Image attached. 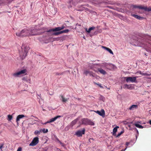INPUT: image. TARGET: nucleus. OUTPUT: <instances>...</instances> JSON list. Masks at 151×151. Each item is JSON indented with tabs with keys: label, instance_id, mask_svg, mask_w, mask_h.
<instances>
[{
	"label": "nucleus",
	"instance_id": "nucleus-1",
	"mask_svg": "<svg viewBox=\"0 0 151 151\" xmlns=\"http://www.w3.org/2000/svg\"><path fill=\"white\" fill-rule=\"evenodd\" d=\"M33 30L29 29V28H25L19 32L17 33L16 35L20 37H25L28 36H33L37 34V32L33 33L32 31Z\"/></svg>",
	"mask_w": 151,
	"mask_h": 151
},
{
	"label": "nucleus",
	"instance_id": "nucleus-2",
	"mask_svg": "<svg viewBox=\"0 0 151 151\" xmlns=\"http://www.w3.org/2000/svg\"><path fill=\"white\" fill-rule=\"evenodd\" d=\"M22 50L19 52L20 56L22 59L27 56L28 51L29 49L28 47L23 45L22 47Z\"/></svg>",
	"mask_w": 151,
	"mask_h": 151
},
{
	"label": "nucleus",
	"instance_id": "nucleus-3",
	"mask_svg": "<svg viewBox=\"0 0 151 151\" xmlns=\"http://www.w3.org/2000/svg\"><path fill=\"white\" fill-rule=\"evenodd\" d=\"M81 124H83L86 125H90L93 126L94 125V123L91 120L87 118H83L81 119Z\"/></svg>",
	"mask_w": 151,
	"mask_h": 151
},
{
	"label": "nucleus",
	"instance_id": "nucleus-4",
	"mask_svg": "<svg viewBox=\"0 0 151 151\" xmlns=\"http://www.w3.org/2000/svg\"><path fill=\"white\" fill-rule=\"evenodd\" d=\"M131 6L133 8H138L140 9H144L145 11H151V7L147 8V7H144L142 6H137L135 5H132Z\"/></svg>",
	"mask_w": 151,
	"mask_h": 151
},
{
	"label": "nucleus",
	"instance_id": "nucleus-5",
	"mask_svg": "<svg viewBox=\"0 0 151 151\" xmlns=\"http://www.w3.org/2000/svg\"><path fill=\"white\" fill-rule=\"evenodd\" d=\"M65 28V27L64 25H63L61 27H55L54 29H50L49 30H47V32H50L52 31L55 32V31H60L62 29H63Z\"/></svg>",
	"mask_w": 151,
	"mask_h": 151
},
{
	"label": "nucleus",
	"instance_id": "nucleus-6",
	"mask_svg": "<svg viewBox=\"0 0 151 151\" xmlns=\"http://www.w3.org/2000/svg\"><path fill=\"white\" fill-rule=\"evenodd\" d=\"M39 138L36 137H35L29 144V145L31 146H34L37 145L39 142Z\"/></svg>",
	"mask_w": 151,
	"mask_h": 151
},
{
	"label": "nucleus",
	"instance_id": "nucleus-7",
	"mask_svg": "<svg viewBox=\"0 0 151 151\" xmlns=\"http://www.w3.org/2000/svg\"><path fill=\"white\" fill-rule=\"evenodd\" d=\"M85 129L84 128H83L81 131L78 130L77 131L75 135L78 137H81L82 135V134H85Z\"/></svg>",
	"mask_w": 151,
	"mask_h": 151
},
{
	"label": "nucleus",
	"instance_id": "nucleus-8",
	"mask_svg": "<svg viewBox=\"0 0 151 151\" xmlns=\"http://www.w3.org/2000/svg\"><path fill=\"white\" fill-rule=\"evenodd\" d=\"M126 78V81L127 82H128L130 81L132 82H136L137 77H125Z\"/></svg>",
	"mask_w": 151,
	"mask_h": 151
},
{
	"label": "nucleus",
	"instance_id": "nucleus-9",
	"mask_svg": "<svg viewBox=\"0 0 151 151\" xmlns=\"http://www.w3.org/2000/svg\"><path fill=\"white\" fill-rule=\"evenodd\" d=\"M61 117L60 116H57L54 118L50 119L49 121H47V122L44 123V124H46L48 123H50L53 122L55 121L58 118H60Z\"/></svg>",
	"mask_w": 151,
	"mask_h": 151
},
{
	"label": "nucleus",
	"instance_id": "nucleus-10",
	"mask_svg": "<svg viewBox=\"0 0 151 151\" xmlns=\"http://www.w3.org/2000/svg\"><path fill=\"white\" fill-rule=\"evenodd\" d=\"M132 43V44L137 46L141 47L142 45V43L139 42L138 40H134V41Z\"/></svg>",
	"mask_w": 151,
	"mask_h": 151
},
{
	"label": "nucleus",
	"instance_id": "nucleus-11",
	"mask_svg": "<svg viewBox=\"0 0 151 151\" xmlns=\"http://www.w3.org/2000/svg\"><path fill=\"white\" fill-rule=\"evenodd\" d=\"M27 70L26 69H24L20 71L14 73L13 76H18L19 75L25 74L26 73Z\"/></svg>",
	"mask_w": 151,
	"mask_h": 151
},
{
	"label": "nucleus",
	"instance_id": "nucleus-12",
	"mask_svg": "<svg viewBox=\"0 0 151 151\" xmlns=\"http://www.w3.org/2000/svg\"><path fill=\"white\" fill-rule=\"evenodd\" d=\"M29 29L31 30H33L32 32L33 33H35V32H37V34L35 35H37L39 34V33L37 32V31H39L41 30V29L40 28H37V26L36 27L34 28H29Z\"/></svg>",
	"mask_w": 151,
	"mask_h": 151
},
{
	"label": "nucleus",
	"instance_id": "nucleus-13",
	"mask_svg": "<svg viewBox=\"0 0 151 151\" xmlns=\"http://www.w3.org/2000/svg\"><path fill=\"white\" fill-rule=\"evenodd\" d=\"M95 112L99 114V115L104 116L105 115V112L104 110L103 109H102L101 110V111H95Z\"/></svg>",
	"mask_w": 151,
	"mask_h": 151
},
{
	"label": "nucleus",
	"instance_id": "nucleus-14",
	"mask_svg": "<svg viewBox=\"0 0 151 151\" xmlns=\"http://www.w3.org/2000/svg\"><path fill=\"white\" fill-rule=\"evenodd\" d=\"M138 107V106L137 105H133L131 106L129 109L130 110H133L134 109H137Z\"/></svg>",
	"mask_w": 151,
	"mask_h": 151
},
{
	"label": "nucleus",
	"instance_id": "nucleus-15",
	"mask_svg": "<svg viewBox=\"0 0 151 151\" xmlns=\"http://www.w3.org/2000/svg\"><path fill=\"white\" fill-rule=\"evenodd\" d=\"M25 116L23 114L21 115H18L17 118L16 119V122L17 124H18V121H19L20 119H21L24 117Z\"/></svg>",
	"mask_w": 151,
	"mask_h": 151
},
{
	"label": "nucleus",
	"instance_id": "nucleus-16",
	"mask_svg": "<svg viewBox=\"0 0 151 151\" xmlns=\"http://www.w3.org/2000/svg\"><path fill=\"white\" fill-rule=\"evenodd\" d=\"M102 48H104V49L108 51L111 54H112V55H113V52H112V51L111 50V49H110V48L107 47H106L102 46Z\"/></svg>",
	"mask_w": 151,
	"mask_h": 151
},
{
	"label": "nucleus",
	"instance_id": "nucleus-17",
	"mask_svg": "<svg viewBox=\"0 0 151 151\" xmlns=\"http://www.w3.org/2000/svg\"><path fill=\"white\" fill-rule=\"evenodd\" d=\"M109 68L108 69L110 70H114L116 68V67L114 65L112 64H110L109 65Z\"/></svg>",
	"mask_w": 151,
	"mask_h": 151
},
{
	"label": "nucleus",
	"instance_id": "nucleus-18",
	"mask_svg": "<svg viewBox=\"0 0 151 151\" xmlns=\"http://www.w3.org/2000/svg\"><path fill=\"white\" fill-rule=\"evenodd\" d=\"M132 16L139 20H141L144 19V18L142 17H141L140 16H139L137 15H135L134 14H132Z\"/></svg>",
	"mask_w": 151,
	"mask_h": 151
},
{
	"label": "nucleus",
	"instance_id": "nucleus-19",
	"mask_svg": "<svg viewBox=\"0 0 151 151\" xmlns=\"http://www.w3.org/2000/svg\"><path fill=\"white\" fill-rule=\"evenodd\" d=\"M98 71L102 75H105L106 74V71L101 68L99 69Z\"/></svg>",
	"mask_w": 151,
	"mask_h": 151
},
{
	"label": "nucleus",
	"instance_id": "nucleus-20",
	"mask_svg": "<svg viewBox=\"0 0 151 151\" xmlns=\"http://www.w3.org/2000/svg\"><path fill=\"white\" fill-rule=\"evenodd\" d=\"M119 128L118 126H116L114 127L113 131V135L115 136L116 135V133L117 131V129Z\"/></svg>",
	"mask_w": 151,
	"mask_h": 151
},
{
	"label": "nucleus",
	"instance_id": "nucleus-21",
	"mask_svg": "<svg viewBox=\"0 0 151 151\" xmlns=\"http://www.w3.org/2000/svg\"><path fill=\"white\" fill-rule=\"evenodd\" d=\"M136 74L137 75H144V76H150V75L147 74L146 73H143L141 71H138L136 73Z\"/></svg>",
	"mask_w": 151,
	"mask_h": 151
},
{
	"label": "nucleus",
	"instance_id": "nucleus-22",
	"mask_svg": "<svg viewBox=\"0 0 151 151\" xmlns=\"http://www.w3.org/2000/svg\"><path fill=\"white\" fill-rule=\"evenodd\" d=\"M95 28V27H92L89 28L88 30H87V29L86 28L85 29L86 31L87 32L89 33L91 30L94 29Z\"/></svg>",
	"mask_w": 151,
	"mask_h": 151
},
{
	"label": "nucleus",
	"instance_id": "nucleus-23",
	"mask_svg": "<svg viewBox=\"0 0 151 151\" xmlns=\"http://www.w3.org/2000/svg\"><path fill=\"white\" fill-rule=\"evenodd\" d=\"M60 96L61 97V98L62 99V100L63 102H65L66 101H67L68 100V99H65L63 96V95H60Z\"/></svg>",
	"mask_w": 151,
	"mask_h": 151
},
{
	"label": "nucleus",
	"instance_id": "nucleus-24",
	"mask_svg": "<svg viewBox=\"0 0 151 151\" xmlns=\"http://www.w3.org/2000/svg\"><path fill=\"white\" fill-rule=\"evenodd\" d=\"M84 74L86 75H89L90 76H93V74L92 73L87 70H86L84 72Z\"/></svg>",
	"mask_w": 151,
	"mask_h": 151
},
{
	"label": "nucleus",
	"instance_id": "nucleus-25",
	"mask_svg": "<svg viewBox=\"0 0 151 151\" xmlns=\"http://www.w3.org/2000/svg\"><path fill=\"white\" fill-rule=\"evenodd\" d=\"M70 74V73L69 71H66L62 73H61L60 74V75H69Z\"/></svg>",
	"mask_w": 151,
	"mask_h": 151
},
{
	"label": "nucleus",
	"instance_id": "nucleus-26",
	"mask_svg": "<svg viewBox=\"0 0 151 151\" xmlns=\"http://www.w3.org/2000/svg\"><path fill=\"white\" fill-rule=\"evenodd\" d=\"M78 120V119H76L74 120L73 121H72V122L71 123V125L73 126L74 125L77 123Z\"/></svg>",
	"mask_w": 151,
	"mask_h": 151
},
{
	"label": "nucleus",
	"instance_id": "nucleus-27",
	"mask_svg": "<svg viewBox=\"0 0 151 151\" xmlns=\"http://www.w3.org/2000/svg\"><path fill=\"white\" fill-rule=\"evenodd\" d=\"M134 125L136 127L142 129L143 128L142 126L137 123H135Z\"/></svg>",
	"mask_w": 151,
	"mask_h": 151
},
{
	"label": "nucleus",
	"instance_id": "nucleus-28",
	"mask_svg": "<svg viewBox=\"0 0 151 151\" xmlns=\"http://www.w3.org/2000/svg\"><path fill=\"white\" fill-rule=\"evenodd\" d=\"M42 131V129H41L40 131L36 130L34 132V134L35 135L39 134Z\"/></svg>",
	"mask_w": 151,
	"mask_h": 151
},
{
	"label": "nucleus",
	"instance_id": "nucleus-29",
	"mask_svg": "<svg viewBox=\"0 0 151 151\" xmlns=\"http://www.w3.org/2000/svg\"><path fill=\"white\" fill-rule=\"evenodd\" d=\"M102 64L104 66H106V67H109V65L110 64H108V63H106L105 62V63H103ZM106 68L107 69L109 68H108V67H106Z\"/></svg>",
	"mask_w": 151,
	"mask_h": 151
},
{
	"label": "nucleus",
	"instance_id": "nucleus-30",
	"mask_svg": "<svg viewBox=\"0 0 151 151\" xmlns=\"http://www.w3.org/2000/svg\"><path fill=\"white\" fill-rule=\"evenodd\" d=\"M82 9H80L78 10V11H83L84 10L87 11L88 10V9L87 8H86L84 6H82Z\"/></svg>",
	"mask_w": 151,
	"mask_h": 151
},
{
	"label": "nucleus",
	"instance_id": "nucleus-31",
	"mask_svg": "<svg viewBox=\"0 0 151 151\" xmlns=\"http://www.w3.org/2000/svg\"><path fill=\"white\" fill-rule=\"evenodd\" d=\"M69 31V30L68 29H67L61 31V34L63 33H67Z\"/></svg>",
	"mask_w": 151,
	"mask_h": 151
},
{
	"label": "nucleus",
	"instance_id": "nucleus-32",
	"mask_svg": "<svg viewBox=\"0 0 151 151\" xmlns=\"http://www.w3.org/2000/svg\"><path fill=\"white\" fill-rule=\"evenodd\" d=\"M61 34V31L57 32H55L53 33V35H59L60 34Z\"/></svg>",
	"mask_w": 151,
	"mask_h": 151
},
{
	"label": "nucleus",
	"instance_id": "nucleus-33",
	"mask_svg": "<svg viewBox=\"0 0 151 151\" xmlns=\"http://www.w3.org/2000/svg\"><path fill=\"white\" fill-rule=\"evenodd\" d=\"M12 119V115H8V120L9 121L11 120Z\"/></svg>",
	"mask_w": 151,
	"mask_h": 151
},
{
	"label": "nucleus",
	"instance_id": "nucleus-34",
	"mask_svg": "<svg viewBox=\"0 0 151 151\" xmlns=\"http://www.w3.org/2000/svg\"><path fill=\"white\" fill-rule=\"evenodd\" d=\"M94 83L95 84L99 86L101 88H103V86L101 85V84H100L99 83H97L96 82H94Z\"/></svg>",
	"mask_w": 151,
	"mask_h": 151
},
{
	"label": "nucleus",
	"instance_id": "nucleus-35",
	"mask_svg": "<svg viewBox=\"0 0 151 151\" xmlns=\"http://www.w3.org/2000/svg\"><path fill=\"white\" fill-rule=\"evenodd\" d=\"M42 131L44 133H47L48 132V130L47 129H42Z\"/></svg>",
	"mask_w": 151,
	"mask_h": 151
},
{
	"label": "nucleus",
	"instance_id": "nucleus-36",
	"mask_svg": "<svg viewBox=\"0 0 151 151\" xmlns=\"http://www.w3.org/2000/svg\"><path fill=\"white\" fill-rule=\"evenodd\" d=\"M129 86L127 84H125L123 86V88H129Z\"/></svg>",
	"mask_w": 151,
	"mask_h": 151
},
{
	"label": "nucleus",
	"instance_id": "nucleus-37",
	"mask_svg": "<svg viewBox=\"0 0 151 151\" xmlns=\"http://www.w3.org/2000/svg\"><path fill=\"white\" fill-rule=\"evenodd\" d=\"M124 132V131H122L120 133H119L116 136V137H118L120 136Z\"/></svg>",
	"mask_w": 151,
	"mask_h": 151
},
{
	"label": "nucleus",
	"instance_id": "nucleus-38",
	"mask_svg": "<svg viewBox=\"0 0 151 151\" xmlns=\"http://www.w3.org/2000/svg\"><path fill=\"white\" fill-rule=\"evenodd\" d=\"M22 148L21 147H19L17 151H22Z\"/></svg>",
	"mask_w": 151,
	"mask_h": 151
},
{
	"label": "nucleus",
	"instance_id": "nucleus-39",
	"mask_svg": "<svg viewBox=\"0 0 151 151\" xmlns=\"http://www.w3.org/2000/svg\"><path fill=\"white\" fill-rule=\"evenodd\" d=\"M129 144V143L128 142H126V147H127V146Z\"/></svg>",
	"mask_w": 151,
	"mask_h": 151
},
{
	"label": "nucleus",
	"instance_id": "nucleus-40",
	"mask_svg": "<svg viewBox=\"0 0 151 151\" xmlns=\"http://www.w3.org/2000/svg\"><path fill=\"white\" fill-rule=\"evenodd\" d=\"M3 147V144H1L0 145V150L1 149L2 147Z\"/></svg>",
	"mask_w": 151,
	"mask_h": 151
},
{
	"label": "nucleus",
	"instance_id": "nucleus-41",
	"mask_svg": "<svg viewBox=\"0 0 151 151\" xmlns=\"http://www.w3.org/2000/svg\"><path fill=\"white\" fill-rule=\"evenodd\" d=\"M59 143H60V144L62 146H63L64 144L63 143L61 142H60Z\"/></svg>",
	"mask_w": 151,
	"mask_h": 151
},
{
	"label": "nucleus",
	"instance_id": "nucleus-42",
	"mask_svg": "<svg viewBox=\"0 0 151 151\" xmlns=\"http://www.w3.org/2000/svg\"><path fill=\"white\" fill-rule=\"evenodd\" d=\"M127 148V147H126L125 148V149H122L120 151H124L126 150Z\"/></svg>",
	"mask_w": 151,
	"mask_h": 151
},
{
	"label": "nucleus",
	"instance_id": "nucleus-43",
	"mask_svg": "<svg viewBox=\"0 0 151 151\" xmlns=\"http://www.w3.org/2000/svg\"><path fill=\"white\" fill-rule=\"evenodd\" d=\"M76 26H81V25L80 24H76Z\"/></svg>",
	"mask_w": 151,
	"mask_h": 151
},
{
	"label": "nucleus",
	"instance_id": "nucleus-44",
	"mask_svg": "<svg viewBox=\"0 0 151 151\" xmlns=\"http://www.w3.org/2000/svg\"><path fill=\"white\" fill-rule=\"evenodd\" d=\"M23 80H25L26 81H27V80H26L25 79V78H23Z\"/></svg>",
	"mask_w": 151,
	"mask_h": 151
},
{
	"label": "nucleus",
	"instance_id": "nucleus-45",
	"mask_svg": "<svg viewBox=\"0 0 151 151\" xmlns=\"http://www.w3.org/2000/svg\"><path fill=\"white\" fill-rule=\"evenodd\" d=\"M57 140H58V142H59V143L60 142V140L58 139Z\"/></svg>",
	"mask_w": 151,
	"mask_h": 151
},
{
	"label": "nucleus",
	"instance_id": "nucleus-46",
	"mask_svg": "<svg viewBox=\"0 0 151 151\" xmlns=\"http://www.w3.org/2000/svg\"><path fill=\"white\" fill-rule=\"evenodd\" d=\"M57 140H58V142H59V143L60 142V140L58 139Z\"/></svg>",
	"mask_w": 151,
	"mask_h": 151
},
{
	"label": "nucleus",
	"instance_id": "nucleus-47",
	"mask_svg": "<svg viewBox=\"0 0 151 151\" xmlns=\"http://www.w3.org/2000/svg\"><path fill=\"white\" fill-rule=\"evenodd\" d=\"M149 123L151 125V120L150 121Z\"/></svg>",
	"mask_w": 151,
	"mask_h": 151
},
{
	"label": "nucleus",
	"instance_id": "nucleus-48",
	"mask_svg": "<svg viewBox=\"0 0 151 151\" xmlns=\"http://www.w3.org/2000/svg\"><path fill=\"white\" fill-rule=\"evenodd\" d=\"M91 139H93L92 138H90L89 140L90 141Z\"/></svg>",
	"mask_w": 151,
	"mask_h": 151
},
{
	"label": "nucleus",
	"instance_id": "nucleus-49",
	"mask_svg": "<svg viewBox=\"0 0 151 151\" xmlns=\"http://www.w3.org/2000/svg\"><path fill=\"white\" fill-rule=\"evenodd\" d=\"M138 122L140 123V122Z\"/></svg>",
	"mask_w": 151,
	"mask_h": 151
},
{
	"label": "nucleus",
	"instance_id": "nucleus-50",
	"mask_svg": "<svg viewBox=\"0 0 151 151\" xmlns=\"http://www.w3.org/2000/svg\"><path fill=\"white\" fill-rule=\"evenodd\" d=\"M83 38L85 39V37H83Z\"/></svg>",
	"mask_w": 151,
	"mask_h": 151
},
{
	"label": "nucleus",
	"instance_id": "nucleus-51",
	"mask_svg": "<svg viewBox=\"0 0 151 151\" xmlns=\"http://www.w3.org/2000/svg\"><path fill=\"white\" fill-rule=\"evenodd\" d=\"M126 74H127L126 73H125V75H126Z\"/></svg>",
	"mask_w": 151,
	"mask_h": 151
}]
</instances>
